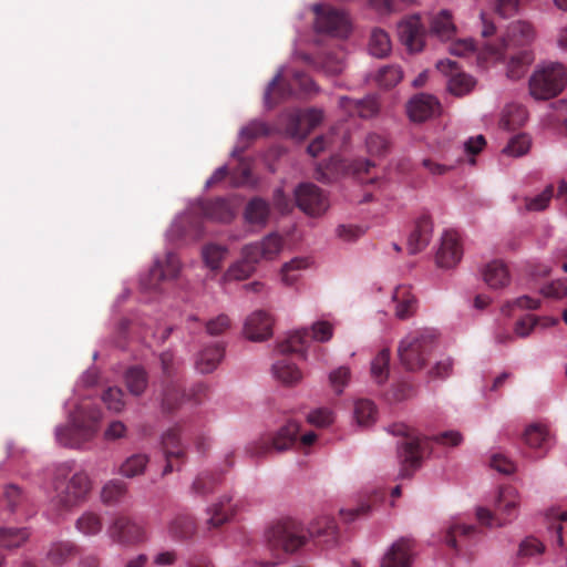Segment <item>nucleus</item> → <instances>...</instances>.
<instances>
[{
  "instance_id": "nucleus-34",
  "label": "nucleus",
  "mask_w": 567,
  "mask_h": 567,
  "mask_svg": "<svg viewBox=\"0 0 567 567\" xmlns=\"http://www.w3.org/2000/svg\"><path fill=\"white\" fill-rule=\"evenodd\" d=\"M292 94V89L287 83L284 78L282 73L279 72L277 75L272 79V81L269 83L266 93H265V103L268 107H274L279 102L286 100Z\"/></svg>"
},
{
  "instance_id": "nucleus-13",
  "label": "nucleus",
  "mask_w": 567,
  "mask_h": 567,
  "mask_svg": "<svg viewBox=\"0 0 567 567\" xmlns=\"http://www.w3.org/2000/svg\"><path fill=\"white\" fill-rule=\"evenodd\" d=\"M162 449L166 460L162 475L166 476L174 470L178 471L186 460V451L181 442L178 427H172L163 434Z\"/></svg>"
},
{
  "instance_id": "nucleus-24",
  "label": "nucleus",
  "mask_w": 567,
  "mask_h": 567,
  "mask_svg": "<svg viewBox=\"0 0 567 567\" xmlns=\"http://www.w3.org/2000/svg\"><path fill=\"white\" fill-rule=\"evenodd\" d=\"M339 105L350 114H357L361 118H371L379 113L380 106L374 96H367L362 100H353L348 96L339 99Z\"/></svg>"
},
{
  "instance_id": "nucleus-20",
  "label": "nucleus",
  "mask_w": 567,
  "mask_h": 567,
  "mask_svg": "<svg viewBox=\"0 0 567 567\" xmlns=\"http://www.w3.org/2000/svg\"><path fill=\"white\" fill-rule=\"evenodd\" d=\"M272 324L270 315L257 310L246 319L244 331L249 340L264 341L272 336Z\"/></svg>"
},
{
  "instance_id": "nucleus-36",
  "label": "nucleus",
  "mask_w": 567,
  "mask_h": 567,
  "mask_svg": "<svg viewBox=\"0 0 567 567\" xmlns=\"http://www.w3.org/2000/svg\"><path fill=\"white\" fill-rule=\"evenodd\" d=\"M486 285L493 289L503 288L509 282V272L503 261L494 260L486 265L483 271Z\"/></svg>"
},
{
  "instance_id": "nucleus-26",
  "label": "nucleus",
  "mask_w": 567,
  "mask_h": 567,
  "mask_svg": "<svg viewBox=\"0 0 567 567\" xmlns=\"http://www.w3.org/2000/svg\"><path fill=\"white\" fill-rule=\"evenodd\" d=\"M199 209L206 218L219 223H229L235 216L230 203L225 198L205 200Z\"/></svg>"
},
{
  "instance_id": "nucleus-39",
  "label": "nucleus",
  "mask_w": 567,
  "mask_h": 567,
  "mask_svg": "<svg viewBox=\"0 0 567 567\" xmlns=\"http://www.w3.org/2000/svg\"><path fill=\"white\" fill-rule=\"evenodd\" d=\"M524 441L530 449L539 450L540 455L547 451L549 433L545 426L539 424L529 425L524 433Z\"/></svg>"
},
{
  "instance_id": "nucleus-54",
  "label": "nucleus",
  "mask_w": 567,
  "mask_h": 567,
  "mask_svg": "<svg viewBox=\"0 0 567 567\" xmlns=\"http://www.w3.org/2000/svg\"><path fill=\"white\" fill-rule=\"evenodd\" d=\"M75 553V546L70 542H59L51 545L48 559L54 565L65 563Z\"/></svg>"
},
{
  "instance_id": "nucleus-31",
  "label": "nucleus",
  "mask_w": 567,
  "mask_h": 567,
  "mask_svg": "<svg viewBox=\"0 0 567 567\" xmlns=\"http://www.w3.org/2000/svg\"><path fill=\"white\" fill-rule=\"evenodd\" d=\"M184 398L182 381L161 382V403L165 412L177 409Z\"/></svg>"
},
{
  "instance_id": "nucleus-51",
  "label": "nucleus",
  "mask_w": 567,
  "mask_h": 567,
  "mask_svg": "<svg viewBox=\"0 0 567 567\" xmlns=\"http://www.w3.org/2000/svg\"><path fill=\"white\" fill-rule=\"evenodd\" d=\"M310 265L307 258L297 257L286 262L281 268V279L287 286H292L299 279V271Z\"/></svg>"
},
{
  "instance_id": "nucleus-2",
  "label": "nucleus",
  "mask_w": 567,
  "mask_h": 567,
  "mask_svg": "<svg viewBox=\"0 0 567 567\" xmlns=\"http://www.w3.org/2000/svg\"><path fill=\"white\" fill-rule=\"evenodd\" d=\"M391 432L404 437L398 450L401 461L400 476L403 478L412 476L413 472L421 466L422 458L432 442L444 446H457L463 441L462 434L456 431H446L432 437H419L411 434L405 424L392 425Z\"/></svg>"
},
{
  "instance_id": "nucleus-6",
  "label": "nucleus",
  "mask_w": 567,
  "mask_h": 567,
  "mask_svg": "<svg viewBox=\"0 0 567 567\" xmlns=\"http://www.w3.org/2000/svg\"><path fill=\"white\" fill-rule=\"evenodd\" d=\"M300 432V425L295 421H288L276 432L260 436L250 443L246 452L255 458H262L272 452H285L293 446Z\"/></svg>"
},
{
  "instance_id": "nucleus-42",
  "label": "nucleus",
  "mask_w": 567,
  "mask_h": 567,
  "mask_svg": "<svg viewBox=\"0 0 567 567\" xmlns=\"http://www.w3.org/2000/svg\"><path fill=\"white\" fill-rule=\"evenodd\" d=\"M390 350L382 349L372 360L370 374L377 384H384L390 374Z\"/></svg>"
},
{
  "instance_id": "nucleus-30",
  "label": "nucleus",
  "mask_w": 567,
  "mask_h": 567,
  "mask_svg": "<svg viewBox=\"0 0 567 567\" xmlns=\"http://www.w3.org/2000/svg\"><path fill=\"white\" fill-rule=\"evenodd\" d=\"M128 494V485L120 478L107 481L101 488V502L106 506L120 505Z\"/></svg>"
},
{
  "instance_id": "nucleus-61",
  "label": "nucleus",
  "mask_w": 567,
  "mask_h": 567,
  "mask_svg": "<svg viewBox=\"0 0 567 567\" xmlns=\"http://www.w3.org/2000/svg\"><path fill=\"white\" fill-rule=\"evenodd\" d=\"M349 380L350 370L347 367H340L329 374L330 384L338 394L342 393L343 388L348 384Z\"/></svg>"
},
{
  "instance_id": "nucleus-63",
  "label": "nucleus",
  "mask_w": 567,
  "mask_h": 567,
  "mask_svg": "<svg viewBox=\"0 0 567 567\" xmlns=\"http://www.w3.org/2000/svg\"><path fill=\"white\" fill-rule=\"evenodd\" d=\"M230 328V319L227 315H219L207 321L206 331L210 336H219Z\"/></svg>"
},
{
  "instance_id": "nucleus-12",
  "label": "nucleus",
  "mask_w": 567,
  "mask_h": 567,
  "mask_svg": "<svg viewBox=\"0 0 567 567\" xmlns=\"http://www.w3.org/2000/svg\"><path fill=\"white\" fill-rule=\"evenodd\" d=\"M323 120V113L318 109L296 111L288 115L286 132L297 140H305Z\"/></svg>"
},
{
  "instance_id": "nucleus-56",
  "label": "nucleus",
  "mask_w": 567,
  "mask_h": 567,
  "mask_svg": "<svg viewBox=\"0 0 567 567\" xmlns=\"http://www.w3.org/2000/svg\"><path fill=\"white\" fill-rule=\"evenodd\" d=\"M403 78V72L398 65H388L380 69L377 81L383 87L396 85Z\"/></svg>"
},
{
  "instance_id": "nucleus-8",
  "label": "nucleus",
  "mask_w": 567,
  "mask_h": 567,
  "mask_svg": "<svg viewBox=\"0 0 567 567\" xmlns=\"http://www.w3.org/2000/svg\"><path fill=\"white\" fill-rule=\"evenodd\" d=\"M567 72L560 63H549L534 72L529 80V92L536 100L557 96L566 86Z\"/></svg>"
},
{
  "instance_id": "nucleus-59",
  "label": "nucleus",
  "mask_w": 567,
  "mask_h": 567,
  "mask_svg": "<svg viewBox=\"0 0 567 567\" xmlns=\"http://www.w3.org/2000/svg\"><path fill=\"white\" fill-rule=\"evenodd\" d=\"M124 393L120 388H109L104 391L102 400L109 410L121 412L124 408Z\"/></svg>"
},
{
  "instance_id": "nucleus-9",
  "label": "nucleus",
  "mask_w": 567,
  "mask_h": 567,
  "mask_svg": "<svg viewBox=\"0 0 567 567\" xmlns=\"http://www.w3.org/2000/svg\"><path fill=\"white\" fill-rule=\"evenodd\" d=\"M107 537L121 546H136L147 540L144 525L135 518L117 514L106 528Z\"/></svg>"
},
{
  "instance_id": "nucleus-28",
  "label": "nucleus",
  "mask_w": 567,
  "mask_h": 567,
  "mask_svg": "<svg viewBox=\"0 0 567 567\" xmlns=\"http://www.w3.org/2000/svg\"><path fill=\"white\" fill-rule=\"evenodd\" d=\"M392 300L395 303V316L399 319H406L416 311V299L408 286H399L395 288Z\"/></svg>"
},
{
  "instance_id": "nucleus-17",
  "label": "nucleus",
  "mask_w": 567,
  "mask_h": 567,
  "mask_svg": "<svg viewBox=\"0 0 567 567\" xmlns=\"http://www.w3.org/2000/svg\"><path fill=\"white\" fill-rule=\"evenodd\" d=\"M181 270V262L174 252H167L163 259H156L151 268L147 279V288L157 290L164 280L175 279Z\"/></svg>"
},
{
  "instance_id": "nucleus-43",
  "label": "nucleus",
  "mask_w": 567,
  "mask_h": 567,
  "mask_svg": "<svg viewBox=\"0 0 567 567\" xmlns=\"http://www.w3.org/2000/svg\"><path fill=\"white\" fill-rule=\"evenodd\" d=\"M534 55L528 50H522L517 54L513 55L507 65V76L512 80H518L523 78L528 66L532 64Z\"/></svg>"
},
{
  "instance_id": "nucleus-41",
  "label": "nucleus",
  "mask_w": 567,
  "mask_h": 567,
  "mask_svg": "<svg viewBox=\"0 0 567 567\" xmlns=\"http://www.w3.org/2000/svg\"><path fill=\"white\" fill-rule=\"evenodd\" d=\"M430 31L441 40H450L455 34V25L449 11L443 10L431 20Z\"/></svg>"
},
{
  "instance_id": "nucleus-53",
  "label": "nucleus",
  "mask_w": 567,
  "mask_h": 567,
  "mask_svg": "<svg viewBox=\"0 0 567 567\" xmlns=\"http://www.w3.org/2000/svg\"><path fill=\"white\" fill-rule=\"evenodd\" d=\"M161 368H162V380L161 382L169 381H182L179 373V362H177L173 353L166 351L159 355Z\"/></svg>"
},
{
  "instance_id": "nucleus-11",
  "label": "nucleus",
  "mask_w": 567,
  "mask_h": 567,
  "mask_svg": "<svg viewBox=\"0 0 567 567\" xmlns=\"http://www.w3.org/2000/svg\"><path fill=\"white\" fill-rule=\"evenodd\" d=\"M316 30L332 37L346 38L350 32L348 16L336 8L327 4H316Z\"/></svg>"
},
{
  "instance_id": "nucleus-23",
  "label": "nucleus",
  "mask_w": 567,
  "mask_h": 567,
  "mask_svg": "<svg viewBox=\"0 0 567 567\" xmlns=\"http://www.w3.org/2000/svg\"><path fill=\"white\" fill-rule=\"evenodd\" d=\"M433 224L429 216L420 217L414 226V229L408 239L409 252L414 255L422 251L432 238Z\"/></svg>"
},
{
  "instance_id": "nucleus-10",
  "label": "nucleus",
  "mask_w": 567,
  "mask_h": 567,
  "mask_svg": "<svg viewBox=\"0 0 567 567\" xmlns=\"http://www.w3.org/2000/svg\"><path fill=\"white\" fill-rule=\"evenodd\" d=\"M332 334L333 327L331 323L318 321L312 324L311 334L307 329L295 331L286 341L278 344V350L282 354L301 353L310 337L316 341L326 342L332 338Z\"/></svg>"
},
{
  "instance_id": "nucleus-48",
  "label": "nucleus",
  "mask_w": 567,
  "mask_h": 567,
  "mask_svg": "<svg viewBox=\"0 0 567 567\" xmlns=\"http://www.w3.org/2000/svg\"><path fill=\"white\" fill-rule=\"evenodd\" d=\"M377 406L369 399H359L354 403V417L359 425L369 426L377 420Z\"/></svg>"
},
{
  "instance_id": "nucleus-32",
  "label": "nucleus",
  "mask_w": 567,
  "mask_h": 567,
  "mask_svg": "<svg viewBox=\"0 0 567 567\" xmlns=\"http://www.w3.org/2000/svg\"><path fill=\"white\" fill-rule=\"evenodd\" d=\"M270 215V206L261 197L251 198L245 207V219L251 225L265 226Z\"/></svg>"
},
{
  "instance_id": "nucleus-1",
  "label": "nucleus",
  "mask_w": 567,
  "mask_h": 567,
  "mask_svg": "<svg viewBox=\"0 0 567 567\" xmlns=\"http://www.w3.org/2000/svg\"><path fill=\"white\" fill-rule=\"evenodd\" d=\"M265 537L271 551L292 554L303 547L309 537L324 538L327 546L336 544L338 529L334 519L329 516L318 517L308 528L293 518H284L271 525Z\"/></svg>"
},
{
  "instance_id": "nucleus-33",
  "label": "nucleus",
  "mask_w": 567,
  "mask_h": 567,
  "mask_svg": "<svg viewBox=\"0 0 567 567\" xmlns=\"http://www.w3.org/2000/svg\"><path fill=\"white\" fill-rule=\"evenodd\" d=\"M150 455L146 453H134L126 457L118 466V474L125 478H134L145 473L150 464Z\"/></svg>"
},
{
  "instance_id": "nucleus-3",
  "label": "nucleus",
  "mask_w": 567,
  "mask_h": 567,
  "mask_svg": "<svg viewBox=\"0 0 567 567\" xmlns=\"http://www.w3.org/2000/svg\"><path fill=\"white\" fill-rule=\"evenodd\" d=\"M101 420L99 406L82 402L70 413L65 425L55 427V440L64 447L80 449L95 437Z\"/></svg>"
},
{
  "instance_id": "nucleus-64",
  "label": "nucleus",
  "mask_w": 567,
  "mask_h": 567,
  "mask_svg": "<svg viewBox=\"0 0 567 567\" xmlns=\"http://www.w3.org/2000/svg\"><path fill=\"white\" fill-rule=\"evenodd\" d=\"M268 134V127L265 123L259 121H252L246 126H244L240 131L241 138H246L248 141L255 140L260 136H265Z\"/></svg>"
},
{
  "instance_id": "nucleus-44",
  "label": "nucleus",
  "mask_w": 567,
  "mask_h": 567,
  "mask_svg": "<svg viewBox=\"0 0 567 567\" xmlns=\"http://www.w3.org/2000/svg\"><path fill=\"white\" fill-rule=\"evenodd\" d=\"M30 537L27 528H0V548L14 549L22 546Z\"/></svg>"
},
{
  "instance_id": "nucleus-62",
  "label": "nucleus",
  "mask_w": 567,
  "mask_h": 567,
  "mask_svg": "<svg viewBox=\"0 0 567 567\" xmlns=\"http://www.w3.org/2000/svg\"><path fill=\"white\" fill-rule=\"evenodd\" d=\"M542 293L547 298L561 299L567 296V279H558L542 288Z\"/></svg>"
},
{
  "instance_id": "nucleus-18",
  "label": "nucleus",
  "mask_w": 567,
  "mask_h": 567,
  "mask_svg": "<svg viewBox=\"0 0 567 567\" xmlns=\"http://www.w3.org/2000/svg\"><path fill=\"white\" fill-rule=\"evenodd\" d=\"M413 557V540L402 537L386 550L382 558L381 567H411Z\"/></svg>"
},
{
  "instance_id": "nucleus-15",
  "label": "nucleus",
  "mask_w": 567,
  "mask_h": 567,
  "mask_svg": "<svg viewBox=\"0 0 567 567\" xmlns=\"http://www.w3.org/2000/svg\"><path fill=\"white\" fill-rule=\"evenodd\" d=\"M398 34L410 52H419L423 49L426 30L419 14L403 19L398 25Z\"/></svg>"
},
{
  "instance_id": "nucleus-45",
  "label": "nucleus",
  "mask_w": 567,
  "mask_h": 567,
  "mask_svg": "<svg viewBox=\"0 0 567 567\" xmlns=\"http://www.w3.org/2000/svg\"><path fill=\"white\" fill-rule=\"evenodd\" d=\"M258 262L256 255L246 256V246L243 248L241 260L234 264L226 272V277L234 280H244L255 271V265Z\"/></svg>"
},
{
  "instance_id": "nucleus-5",
  "label": "nucleus",
  "mask_w": 567,
  "mask_h": 567,
  "mask_svg": "<svg viewBox=\"0 0 567 567\" xmlns=\"http://www.w3.org/2000/svg\"><path fill=\"white\" fill-rule=\"evenodd\" d=\"M436 333L431 329H419L408 333L398 348L399 359L409 371L425 367L435 348Z\"/></svg>"
},
{
  "instance_id": "nucleus-49",
  "label": "nucleus",
  "mask_w": 567,
  "mask_h": 567,
  "mask_svg": "<svg viewBox=\"0 0 567 567\" xmlns=\"http://www.w3.org/2000/svg\"><path fill=\"white\" fill-rule=\"evenodd\" d=\"M391 50V41L389 34L381 30L374 29L371 32L369 51L377 58H384Z\"/></svg>"
},
{
  "instance_id": "nucleus-37",
  "label": "nucleus",
  "mask_w": 567,
  "mask_h": 567,
  "mask_svg": "<svg viewBox=\"0 0 567 567\" xmlns=\"http://www.w3.org/2000/svg\"><path fill=\"white\" fill-rule=\"evenodd\" d=\"M475 533L476 528L472 525L453 524L446 530L444 542L450 548L460 551L463 547V542Z\"/></svg>"
},
{
  "instance_id": "nucleus-29",
  "label": "nucleus",
  "mask_w": 567,
  "mask_h": 567,
  "mask_svg": "<svg viewBox=\"0 0 567 567\" xmlns=\"http://www.w3.org/2000/svg\"><path fill=\"white\" fill-rule=\"evenodd\" d=\"M224 351L225 348L219 342L214 343L210 347L204 348L196 359L197 371L200 373L213 372L220 363L224 357Z\"/></svg>"
},
{
  "instance_id": "nucleus-21",
  "label": "nucleus",
  "mask_w": 567,
  "mask_h": 567,
  "mask_svg": "<svg viewBox=\"0 0 567 567\" xmlns=\"http://www.w3.org/2000/svg\"><path fill=\"white\" fill-rule=\"evenodd\" d=\"M440 111V102L430 94H417L408 104V113L413 122H424Z\"/></svg>"
},
{
  "instance_id": "nucleus-60",
  "label": "nucleus",
  "mask_w": 567,
  "mask_h": 567,
  "mask_svg": "<svg viewBox=\"0 0 567 567\" xmlns=\"http://www.w3.org/2000/svg\"><path fill=\"white\" fill-rule=\"evenodd\" d=\"M554 195V187L551 185L547 186L539 195L534 198L526 199V209L533 212H539L547 207Z\"/></svg>"
},
{
  "instance_id": "nucleus-25",
  "label": "nucleus",
  "mask_w": 567,
  "mask_h": 567,
  "mask_svg": "<svg viewBox=\"0 0 567 567\" xmlns=\"http://www.w3.org/2000/svg\"><path fill=\"white\" fill-rule=\"evenodd\" d=\"M282 238L277 234H270L260 243L246 245V256L256 255V258L274 259L282 249Z\"/></svg>"
},
{
  "instance_id": "nucleus-57",
  "label": "nucleus",
  "mask_w": 567,
  "mask_h": 567,
  "mask_svg": "<svg viewBox=\"0 0 567 567\" xmlns=\"http://www.w3.org/2000/svg\"><path fill=\"white\" fill-rule=\"evenodd\" d=\"M545 551V545L535 537H526L520 542L517 551V558H532L542 555Z\"/></svg>"
},
{
  "instance_id": "nucleus-27",
  "label": "nucleus",
  "mask_w": 567,
  "mask_h": 567,
  "mask_svg": "<svg viewBox=\"0 0 567 567\" xmlns=\"http://www.w3.org/2000/svg\"><path fill=\"white\" fill-rule=\"evenodd\" d=\"M208 527L218 528L235 516L236 506L231 503V497L224 496L208 509Z\"/></svg>"
},
{
  "instance_id": "nucleus-52",
  "label": "nucleus",
  "mask_w": 567,
  "mask_h": 567,
  "mask_svg": "<svg viewBox=\"0 0 567 567\" xmlns=\"http://www.w3.org/2000/svg\"><path fill=\"white\" fill-rule=\"evenodd\" d=\"M220 482V474L203 472L197 475L192 484V491L197 495H207L212 493Z\"/></svg>"
},
{
  "instance_id": "nucleus-4",
  "label": "nucleus",
  "mask_w": 567,
  "mask_h": 567,
  "mask_svg": "<svg viewBox=\"0 0 567 567\" xmlns=\"http://www.w3.org/2000/svg\"><path fill=\"white\" fill-rule=\"evenodd\" d=\"M92 488L89 475L81 471L70 475V468L62 465L56 468L53 478L54 495L51 504L58 511H69L83 503Z\"/></svg>"
},
{
  "instance_id": "nucleus-19",
  "label": "nucleus",
  "mask_w": 567,
  "mask_h": 567,
  "mask_svg": "<svg viewBox=\"0 0 567 567\" xmlns=\"http://www.w3.org/2000/svg\"><path fill=\"white\" fill-rule=\"evenodd\" d=\"M462 255L463 250L457 234L451 230L445 231L436 254L437 266L442 268L454 267L460 262Z\"/></svg>"
},
{
  "instance_id": "nucleus-40",
  "label": "nucleus",
  "mask_w": 567,
  "mask_h": 567,
  "mask_svg": "<svg viewBox=\"0 0 567 567\" xmlns=\"http://www.w3.org/2000/svg\"><path fill=\"white\" fill-rule=\"evenodd\" d=\"M75 528L85 536L99 535L103 529V518L100 513L86 511L76 519Z\"/></svg>"
},
{
  "instance_id": "nucleus-7",
  "label": "nucleus",
  "mask_w": 567,
  "mask_h": 567,
  "mask_svg": "<svg viewBox=\"0 0 567 567\" xmlns=\"http://www.w3.org/2000/svg\"><path fill=\"white\" fill-rule=\"evenodd\" d=\"M519 494L513 486L499 488L495 501L494 512L480 507L476 511L477 519L486 526H504L513 522L518 514Z\"/></svg>"
},
{
  "instance_id": "nucleus-16",
  "label": "nucleus",
  "mask_w": 567,
  "mask_h": 567,
  "mask_svg": "<svg viewBox=\"0 0 567 567\" xmlns=\"http://www.w3.org/2000/svg\"><path fill=\"white\" fill-rule=\"evenodd\" d=\"M436 68L449 76L447 89L456 96L467 94L475 85V80L462 72L454 61L441 60L436 63Z\"/></svg>"
},
{
  "instance_id": "nucleus-55",
  "label": "nucleus",
  "mask_w": 567,
  "mask_h": 567,
  "mask_svg": "<svg viewBox=\"0 0 567 567\" xmlns=\"http://www.w3.org/2000/svg\"><path fill=\"white\" fill-rule=\"evenodd\" d=\"M202 254L206 266L212 270H218L220 268L221 260L227 254V249L220 245L208 244L203 248Z\"/></svg>"
},
{
  "instance_id": "nucleus-50",
  "label": "nucleus",
  "mask_w": 567,
  "mask_h": 567,
  "mask_svg": "<svg viewBox=\"0 0 567 567\" xmlns=\"http://www.w3.org/2000/svg\"><path fill=\"white\" fill-rule=\"evenodd\" d=\"M367 152L371 156L383 157L391 148V142L385 134L370 133L365 138Z\"/></svg>"
},
{
  "instance_id": "nucleus-14",
  "label": "nucleus",
  "mask_w": 567,
  "mask_h": 567,
  "mask_svg": "<svg viewBox=\"0 0 567 567\" xmlns=\"http://www.w3.org/2000/svg\"><path fill=\"white\" fill-rule=\"evenodd\" d=\"M296 205L310 216H318L328 208L322 190L312 183L300 184L295 190Z\"/></svg>"
},
{
  "instance_id": "nucleus-38",
  "label": "nucleus",
  "mask_w": 567,
  "mask_h": 567,
  "mask_svg": "<svg viewBox=\"0 0 567 567\" xmlns=\"http://www.w3.org/2000/svg\"><path fill=\"white\" fill-rule=\"evenodd\" d=\"M124 379L131 394L136 396L143 394L148 384L147 372L140 365L128 368L125 372Z\"/></svg>"
},
{
  "instance_id": "nucleus-35",
  "label": "nucleus",
  "mask_w": 567,
  "mask_h": 567,
  "mask_svg": "<svg viewBox=\"0 0 567 567\" xmlns=\"http://www.w3.org/2000/svg\"><path fill=\"white\" fill-rule=\"evenodd\" d=\"M197 529L196 520L188 514H178L168 526L169 535L177 540L192 538Z\"/></svg>"
},
{
  "instance_id": "nucleus-22",
  "label": "nucleus",
  "mask_w": 567,
  "mask_h": 567,
  "mask_svg": "<svg viewBox=\"0 0 567 567\" xmlns=\"http://www.w3.org/2000/svg\"><path fill=\"white\" fill-rule=\"evenodd\" d=\"M507 38L503 40L502 47H491L489 53L492 55L498 56L502 54L504 49H507L512 45H520L525 44L534 38V30L530 23L525 21H516L512 23L507 31Z\"/></svg>"
},
{
  "instance_id": "nucleus-47",
  "label": "nucleus",
  "mask_w": 567,
  "mask_h": 567,
  "mask_svg": "<svg viewBox=\"0 0 567 567\" xmlns=\"http://www.w3.org/2000/svg\"><path fill=\"white\" fill-rule=\"evenodd\" d=\"M272 371L275 377L286 384L296 383L301 379L300 370L287 358L278 360L274 364Z\"/></svg>"
},
{
  "instance_id": "nucleus-58",
  "label": "nucleus",
  "mask_w": 567,
  "mask_h": 567,
  "mask_svg": "<svg viewBox=\"0 0 567 567\" xmlns=\"http://www.w3.org/2000/svg\"><path fill=\"white\" fill-rule=\"evenodd\" d=\"M530 147V138L526 134H518L511 138L503 152L509 156L518 157L525 155Z\"/></svg>"
},
{
  "instance_id": "nucleus-46",
  "label": "nucleus",
  "mask_w": 567,
  "mask_h": 567,
  "mask_svg": "<svg viewBox=\"0 0 567 567\" xmlns=\"http://www.w3.org/2000/svg\"><path fill=\"white\" fill-rule=\"evenodd\" d=\"M527 121V111L522 105H508L502 115L501 126L504 130H516L525 124Z\"/></svg>"
}]
</instances>
